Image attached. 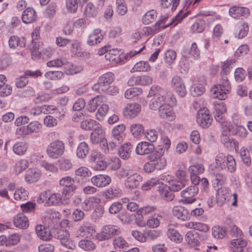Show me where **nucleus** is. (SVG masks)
<instances>
[{
    "mask_svg": "<svg viewBox=\"0 0 252 252\" xmlns=\"http://www.w3.org/2000/svg\"><path fill=\"white\" fill-rule=\"evenodd\" d=\"M235 62V59H227L221 63L220 84L212 86L210 91L213 94H227L230 93L231 88L227 75L229 73Z\"/></svg>",
    "mask_w": 252,
    "mask_h": 252,
    "instance_id": "obj_1",
    "label": "nucleus"
},
{
    "mask_svg": "<svg viewBox=\"0 0 252 252\" xmlns=\"http://www.w3.org/2000/svg\"><path fill=\"white\" fill-rule=\"evenodd\" d=\"M225 160H227V169L231 173L234 172L236 168L235 158L231 155L226 157L223 153H219L215 158L216 167L221 170L226 168Z\"/></svg>",
    "mask_w": 252,
    "mask_h": 252,
    "instance_id": "obj_2",
    "label": "nucleus"
},
{
    "mask_svg": "<svg viewBox=\"0 0 252 252\" xmlns=\"http://www.w3.org/2000/svg\"><path fill=\"white\" fill-rule=\"evenodd\" d=\"M225 160H227V169L231 173L234 172L236 168L235 158L231 155L226 157L223 153H219L215 158L216 167L221 170L226 168Z\"/></svg>",
    "mask_w": 252,
    "mask_h": 252,
    "instance_id": "obj_3",
    "label": "nucleus"
},
{
    "mask_svg": "<svg viewBox=\"0 0 252 252\" xmlns=\"http://www.w3.org/2000/svg\"><path fill=\"white\" fill-rule=\"evenodd\" d=\"M115 79L114 74L111 72H107L99 77L98 82L92 87V89L95 93H106L108 85L112 83Z\"/></svg>",
    "mask_w": 252,
    "mask_h": 252,
    "instance_id": "obj_4",
    "label": "nucleus"
},
{
    "mask_svg": "<svg viewBox=\"0 0 252 252\" xmlns=\"http://www.w3.org/2000/svg\"><path fill=\"white\" fill-rule=\"evenodd\" d=\"M65 151V145L60 140H56L51 142L47 147L46 153L52 159H57L63 155Z\"/></svg>",
    "mask_w": 252,
    "mask_h": 252,
    "instance_id": "obj_5",
    "label": "nucleus"
},
{
    "mask_svg": "<svg viewBox=\"0 0 252 252\" xmlns=\"http://www.w3.org/2000/svg\"><path fill=\"white\" fill-rule=\"evenodd\" d=\"M74 183V179L70 176L64 177L60 179L59 184L63 187L62 193L64 197L69 198L75 192L77 187Z\"/></svg>",
    "mask_w": 252,
    "mask_h": 252,
    "instance_id": "obj_6",
    "label": "nucleus"
},
{
    "mask_svg": "<svg viewBox=\"0 0 252 252\" xmlns=\"http://www.w3.org/2000/svg\"><path fill=\"white\" fill-rule=\"evenodd\" d=\"M196 121L200 126L208 128L212 124L213 118L208 109L205 107L200 108L196 115Z\"/></svg>",
    "mask_w": 252,
    "mask_h": 252,
    "instance_id": "obj_7",
    "label": "nucleus"
},
{
    "mask_svg": "<svg viewBox=\"0 0 252 252\" xmlns=\"http://www.w3.org/2000/svg\"><path fill=\"white\" fill-rule=\"evenodd\" d=\"M120 228L115 225H107L104 226L101 231L96 235L97 239L99 241L108 240L114 236L120 233Z\"/></svg>",
    "mask_w": 252,
    "mask_h": 252,
    "instance_id": "obj_8",
    "label": "nucleus"
},
{
    "mask_svg": "<svg viewBox=\"0 0 252 252\" xmlns=\"http://www.w3.org/2000/svg\"><path fill=\"white\" fill-rule=\"evenodd\" d=\"M198 188L196 186H190L182 191V199L180 202L183 204H189L194 202L196 199L194 196L198 193Z\"/></svg>",
    "mask_w": 252,
    "mask_h": 252,
    "instance_id": "obj_9",
    "label": "nucleus"
},
{
    "mask_svg": "<svg viewBox=\"0 0 252 252\" xmlns=\"http://www.w3.org/2000/svg\"><path fill=\"white\" fill-rule=\"evenodd\" d=\"M56 237L60 240L61 244L63 246L71 250L75 248V245L73 241L70 240V234L67 230H58L56 233Z\"/></svg>",
    "mask_w": 252,
    "mask_h": 252,
    "instance_id": "obj_10",
    "label": "nucleus"
},
{
    "mask_svg": "<svg viewBox=\"0 0 252 252\" xmlns=\"http://www.w3.org/2000/svg\"><path fill=\"white\" fill-rule=\"evenodd\" d=\"M141 110V106L136 103H128L123 110V115L127 119H132L137 117Z\"/></svg>",
    "mask_w": 252,
    "mask_h": 252,
    "instance_id": "obj_11",
    "label": "nucleus"
},
{
    "mask_svg": "<svg viewBox=\"0 0 252 252\" xmlns=\"http://www.w3.org/2000/svg\"><path fill=\"white\" fill-rule=\"evenodd\" d=\"M91 182L94 186L102 188L108 186L110 184L111 178L106 174H98L92 177Z\"/></svg>",
    "mask_w": 252,
    "mask_h": 252,
    "instance_id": "obj_12",
    "label": "nucleus"
},
{
    "mask_svg": "<svg viewBox=\"0 0 252 252\" xmlns=\"http://www.w3.org/2000/svg\"><path fill=\"white\" fill-rule=\"evenodd\" d=\"M142 181V176L139 173L134 172L126 179L125 186L126 189H133L137 188Z\"/></svg>",
    "mask_w": 252,
    "mask_h": 252,
    "instance_id": "obj_13",
    "label": "nucleus"
},
{
    "mask_svg": "<svg viewBox=\"0 0 252 252\" xmlns=\"http://www.w3.org/2000/svg\"><path fill=\"white\" fill-rule=\"evenodd\" d=\"M230 131L228 129H223V133L220 135L221 142L226 148L231 150L234 148L237 151L239 150V143L235 139H231L226 134L227 132Z\"/></svg>",
    "mask_w": 252,
    "mask_h": 252,
    "instance_id": "obj_14",
    "label": "nucleus"
},
{
    "mask_svg": "<svg viewBox=\"0 0 252 252\" xmlns=\"http://www.w3.org/2000/svg\"><path fill=\"white\" fill-rule=\"evenodd\" d=\"M166 165L165 158L162 157L154 163H146L144 166V170L147 173H151L155 169L161 170Z\"/></svg>",
    "mask_w": 252,
    "mask_h": 252,
    "instance_id": "obj_15",
    "label": "nucleus"
},
{
    "mask_svg": "<svg viewBox=\"0 0 252 252\" xmlns=\"http://www.w3.org/2000/svg\"><path fill=\"white\" fill-rule=\"evenodd\" d=\"M94 233V225L89 222H84L77 230L78 235L84 237H90Z\"/></svg>",
    "mask_w": 252,
    "mask_h": 252,
    "instance_id": "obj_16",
    "label": "nucleus"
},
{
    "mask_svg": "<svg viewBox=\"0 0 252 252\" xmlns=\"http://www.w3.org/2000/svg\"><path fill=\"white\" fill-rule=\"evenodd\" d=\"M229 197H230V193L229 189L227 188L219 189L216 193V203L219 206H222Z\"/></svg>",
    "mask_w": 252,
    "mask_h": 252,
    "instance_id": "obj_17",
    "label": "nucleus"
},
{
    "mask_svg": "<svg viewBox=\"0 0 252 252\" xmlns=\"http://www.w3.org/2000/svg\"><path fill=\"white\" fill-rule=\"evenodd\" d=\"M155 149L154 145L150 142H141L138 144L135 152L139 155H145L151 154Z\"/></svg>",
    "mask_w": 252,
    "mask_h": 252,
    "instance_id": "obj_18",
    "label": "nucleus"
},
{
    "mask_svg": "<svg viewBox=\"0 0 252 252\" xmlns=\"http://www.w3.org/2000/svg\"><path fill=\"white\" fill-rule=\"evenodd\" d=\"M229 14L233 18L238 19L241 17H248L250 12L247 8L234 6L229 9Z\"/></svg>",
    "mask_w": 252,
    "mask_h": 252,
    "instance_id": "obj_19",
    "label": "nucleus"
},
{
    "mask_svg": "<svg viewBox=\"0 0 252 252\" xmlns=\"http://www.w3.org/2000/svg\"><path fill=\"white\" fill-rule=\"evenodd\" d=\"M249 31V25L247 23L240 21L235 26L234 34L235 37L242 39L245 37Z\"/></svg>",
    "mask_w": 252,
    "mask_h": 252,
    "instance_id": "obj_20",
    "label": "nucleus"
},
{
    "mask_svg": "<svg viewBox=\"0 0 252 252\" xmlns=\"http://www.w3.org/2000/svg\"><path fill=\"white\" fill-rule=\"evenodd\" d=\"M173 215L182 220L189 219V211L187 208L181 206H174L172 209Z\"/></svg>",
    "mask_w": 252,
    "mask_h": 252,
    "instance_id": "obj_21",
    "label": "nucleus"
},
{
    "mask_svg": "<svg viewBox=\"0 0 252 252\" xmlns=\"http://www.w3.org/2000/svg\"><path fill=\"white\" fill-rule=\"evenodd\" d=\"M103 35L99 29H94L88 38L87 43L90 46L97 45L103 40Z\"/></svg>",
    "mask_w": 252,
    "mask_h": 252,
    "instance_id": "obj_22",
    "label": "nucleus"
},
{
    "mask_svg": "<svg viewBox=\"0 0 252 252\" xmlns=\"http://www.w3.org/2000/svg\"><path fill=\"white\" fill-rule=\"evenodd\" d=\"M214 98L216 99L213 103L215 113H225L227 109L222 100L226 98V95H216Z\"/></svg>",
    "mask_w": 252,
    "mask_h": 252,
    "instance_id": "obj_23",
    "label": "nucleus"
},
{
    "mask_svg": "<svg viewBox=\"0 0 252 252\" xmlns=\"http://www.w3.org/2000/svg\"><path fill=\"white\" fill-rule=\"evenodd\" d=\"M247 245V241L240 238L232 240L229 247L233 252H243Z\"/></svg>",
    "mask_w": 252,
    "mask_h": 252,
    "instance_id": "obj_24",
    "label": "nucleus"
},
{
    "mask_svg": "<svg viewBox=\"0 0 252 252\" xmlns=\"http://www.w3.org/2000/svg\"><path fill=\"white\" fill-rule=\"evenodd\" d=\"M26 46V40L23 37L16 35H12L8 40V46L11 49H16L23 48Z\"/></svg>",
    "mask_w": 252,
    "mask_h": 252,
    "instance_id": "obj_25",
    "label": "nucleus"
},
{
    "mask_svg": "<svg viewBox=\"0 0 252 252\" xmlns=\"http://www.w3.org/2000/svg\"><path fill=\"white\" fill-rule=\"evenodd\" d=\"M158 114L160 118L168 121H172L174 117L172 107L166 103L163 104L160 107L158 110Z\"/></svg>",
    "mask_w": 252,
    "mask_h": 252,
    "instance_id": "obj_26",
    "label": "nucleus"
},
{
    "mask_svg": "<svg viewBox=\"0 0 252 252\" xmlns=\"http://www.w3.org/2000/svg\"><path fill=\"white\" fill-rule=\"evenodd\" d=\"M91 141L94 144L102 143L106 141L104 138V131L102 129L101 125L99 128L94 129L91 134Z\"/></svg>",
    "mask_w": 252,
    "mask_h": 252,
    "instance_id": "obj_27",
    "label": "nucleus"
},
{
    "mask_svg": "<svg viewBox=\"0 0 252 252\" xmlns=\"http://www.w3.org/2000/svg\"><path fill=\"white\" fill-rule=\"evenodd\" d=\"M158 191L163 199L171 201L173 200L175 197L174 194L170 190L169 187L165 184H161L158 187Z\"/></svg>",
    "mask_w": 252,
    "mask_h": 252,
    "instance_id": "obj_28",
    "label": "nucleus"
},
{
    "mask_svg": "<svg viewBox=\"0 0 252 252\" xmlns=\"http://www.w3.org/2000/svg\"><path fill=\"white\" fill-rule=\"evenodd\" d=\"M15 226L20 229H26L29 225L27 217L23 213L16 215L13 219Z\"/></svg>",
    "mask_w": 252,
    "mask_h": 252,
    "instance_id": "obj_29",
    "label": "nucleus"
},
{
    "mask_svg": "<svg viewBox=\"0 0 252 252\" xmlns=\"http://www.w3.org/2000/svg\"><path fill=\"white\" fill-rule=\"evenodd\" d=\"M35 231L38 237L42 240L49 241L52 237L49 228L44 225H37L35 227Z\"/></svg>",
    "mask_w": 252,
    "mask_h": 252,
    "instance_id": "obj_30",
    "label": "nucleus"
},
{
    "mask_svg": "<svg viewBox=\"0 0 252 252\" xmlns=\"http://www.w3.org/2000/svg\"><path fill=\"white\" fill-rule=\"evenodd\" d=\"M171 86L176 92L181 94H185L186 90L184 82L179 76L174 77L171 81Z\"/></svg>",
    "mask_w": 252,
    "mask_h": 252,
    "instance_id": "obj_31",
    "label": "nucleus"
},
{
    "mask_svg": "<svg viewBox=\"0 0 252 252\" xmlns=\"http://www.w3.org/2000/svg\"><path fill=\"white\" fill-rule=\"evenodd\" d=\"M100 202L98 198L91 197L85 199L81 204L82 208L86 211L94 209Z\"/></svg>",
    "mask_w": 252,
    "mask_h": 252,
    "instance_id": "obj_32",
    "label": "nucleus"
},
{
    "mask_svg": "<svg viewBox=\"0 0 252 252\" xmlns=\"http://www.w3.org/2000/svg\"><path fill=\"white\" fill-rule=\"evenodd\" d=\"M185 240L191 247H196L200 245L198 232L193 231H188L186 234Z\"/></svg>",
    "mask_w": 252,
    "mask_h": 252,
    "instance_id": "obj_33",
    "label": "nucleus"
},
{
    "mask_svg": "<svg viewBox=\"0 0 252 252\" xmlns=\"http://www.w3.org/2000/svg\"><path fill=\"white\" fill-rule=\"evenodd\" d=\"M54 49L50 47H47L43 49H38L37 51L32 52V55H35L37 58L48 59L50 58L54 53Z\"/></svg>",
    "mask_w": 252,
    "mask_h": 252,
    "instance_id": "obj_34",
    "label": "nucleus"
},
{
    "mask_svg": "<svg viewBox=\"0 0 252 252\" xmlns=\"http://www.w3.org/2000/svg\"><path fill=\"white\" fill-rule=\"evenodd\" d=\"M36 19V15L33 9L29 7L23 12L22 20L24 23H32L35 21Z\"/></svg>",
    "mask_w": 252,
    "mask_h": 252,
    "instance_id": "obj_35",
    "label": "nucleus"
},
{
    "mask_svg": "<svg viewBox=\"0 0 252 252\" xmlns=\"http://www.w3.org/2000/svg\"><path fill=\"white\" fill-rule=\"evenodd\" d=\"M40 178V173L35 169H29L25 176V180L30 184L37 182Z\"/></svg>",
    "mask_w": 252,
    "mask_h": 252,
    "instance_id": "obj_36",
    "label": "nucleus"
},
{
    "mask_svg": "<svg viewBox=\"0 0 252 252\" xmlns=\"http://www.w3.org/2000/svg\"><path fill=\"white\" fill-rule=\"evenodd\" d=\"M132 150V145L130 143H126L119 150V155L124 159H128L131 155Z\"/></svg>",
    "mask_w": 252,
    "mask_h": 252,
    "instance_id": "obj_37",
    "label": "nucleus"
},
{
    "mask_svg": "<svg viewBox=\"0 0 252 252\" xmlns=\"http://www.w3.org/2000/svg\"><path fill=\"white\" fill-rule=\"evenodd\" d=\"M164 151V148L161 146H159L148 156V159L149 161L147 163H153L156 161V160L163 157Z\"/></svg>",
    "mask_w": 252,
    "mask_h": 252,
    "instance_id": "obj_38",
    "label": "nucleus"
},
{
    "mask_svg": "<svg viewBox=\"0 0 252 252\" xmlns=\"http://www.w3.org/2000/svg\"><path fill=\"white\" fill-rule=\"evenodd\" d=\"M125 129L126 126L124 124L119 125L115 126L112 130V138H115L119 142H122L123 141V132Z\"/></svg>",
    "mask_w": 252,
    "mask_h": 252,
    "instance_id": "obj_39",
    "label": "nucleus"
},
{
    "mask_svg": "<svg viewBox=\"0 0 252 252\" xmlns=\"http://www.w3.org/2000/svg\"><path fill=\"white\" fill-rule=\"evenodd\" d=\"M164 99L165 97L164 95H155L150 101V108L154 110H159L160 107L165 103Z\"/></svg>",
    "mask_w": 252,
    "mask_h": 252,
    "instance_id": "obj_40",
    "label": "nucleus"
},
{
    "mask_svg": "<svg viewBox=\"0 0 252 252\" xmlns=\"http://www.w3.org/2000/svg\"><path fill=\"white\" fill-rule=\"evenodd\" d=\"M89 151V147L85 142H81L76 149V156L79 158H85Z\"/></svg>",
    "mask_w": 252,
    "mask_h": 252,
    "instance_id": "obj_41",
    "label": "nucleus"
},
{
    "mask_svg": "<svg viewBox=\"0 0 252 252\" xmlns=\"http://www.w3.org/2000/svg\"><path fill=\"white\" fill-rule=\"evenodd\" d=\"M180 0H161V6L163 9H168V12L174 11L178 6Z\"/></svg>",
    "mask_w": 252,
    "mask_h": 252,
    "instance_id": "obj_42",
    "label": "nucleus"
},
{
    "mask_svg": "<svg viewBox=\"0 0 252 252\" xmlns=\"http://www.w3.org/2000/svg\"><path fill=\"white\" fill-rule=\"evenodd\" d=\"M100 124L96 121L90 119L86 120L82 122L81 127L85 130H94L97 128H99Z\"/></svg>",
    "mask_w": 252,
    "mask_h": 252,
    "instance_id": "obj_43",
    "label": "nucleus"
},
{
    "mask_svg": "<svg viewBox=\"0 0 252 252\" xmlns=\"http://www.w3.org/2000/svg\"><path fill=\"white\" fill-rule=\"evenodd\" d=\"M62 202V197L60 193H53L51 194L48 191V196L47 201L46 202V206H56Z\"/></svg>",
    "mask_w": 252,
    "mask_h": 252,
    "instance_id": "obj_44",
    "label": "nucleus"
},
{
    "mask_svg": "<svg viewBox=\"0 0 252 252\" xmlns=\"http://www.w3.org/2000/svg\"><path fill=\"white\" fill-rule=\"evenodd\" d=\"M122 190L116 186H112L105 192L104 196L106 199H112L121 195Z\"/></svg>",
    "mask_w": 252,
    "mask_h": 252,
    "instance_id": "obj_45",
    "label": "nucleus"
},
{
    "mask_svg": "<svg viewBox=\"0 0 252 252\" xmlns=\"http://www.w3.org/2000/svg\"><path fill=\"white\" fill-rule=\"evenodd\" d=\"M64 72L67 75H72L80 72L82 70L83 68L81 66H77L71 63H65L64 65Z\"/></svg>",
    "mask_w": 252,
    "mask_h": 252,
    "instance_id": "obj_46",
    "label": "nucleus"
},
{
    "mask_svg": "<svg viewBox=\"0 0 252 252\" xmlns=\"http://www.w3.org/2000/svg\"><path fill=\"white\" fill-rule=\"evenodd\" d=\"M213 236L218 239H221L226 235V229L219 225L214 226L212 228Z\"/></svg>",
    "mask_w": 252,
    "mask_h": 252,
    "instance_id": "obj_47",
    "label": "nucleus"
},
{
    "mask_svg": "<svg viewBox=\"0 0 252 252\" xmlns=\"http://www.w3.org/2000/svg\"><path fill=\"white\" fill-rule=\"evenodd\" d=\"M224 114V113H215V119L216 121L220 123L222 129H226V130L228 129V131H230L231 128L229 127V123L226 120Z\"/></svg>",
    "mask_w": 252,
    "mask_h": 252,
    "instance_id": "obj_48",
    "label": "nucleus"
},
{
    "mask_svg": "<svg viewBox=\"0 0 252 252\" xmlns=\"http://www.w3.org/2000/svg\"><path fill=\"white\" fill-rule=\"evenodd\" d=\"M186 183H184V181L173 179L168 181V185L167 186L171 191H178L184 187Z\"/></svg>",
    "mask_w": 252,
    "mask_h": 252,
    "instance_id": "obj_49",
    "label": "nucleus"
},
{
    "mask_svg": "<svg viewBox=\"0 0 252 252\" xmlns=\"http://www.w3.org/2000/svg\"><path fill=\"white\" fill-rule=\"evenodd\" d=\"M158 16L156 10L152 9L147 12L142 18V22L144 24L148 25L153 22Z\"/></svg>",
    "mask_w": 252,
    "mask_h": 252,
    "instance_id": "obj_50",
    "label": "nucleus"
},
{
    "mask_svg": "<svg viewBox=\"0 0 252 252\" xmlns=\"http://www.w3.org/2000/svg\"><path fill=\"white\" fill-rule=\"evenodd\" d=\"M151 66L147 62L140 61L136 63L131 70V72H146L150 70Z\"/></svg>",
    "mask_w": 252,
    "mask_h": 252,
    "instance_id": "obj_51",
    "label": "nucleus"
},
{
    "mask_svg": "<svg viewBox=\"0 0 252 252\" xmlns=\"http://www.w3.org/2000/svg\"><path fill=\"white\" fill-rule=\"evenodd\" d=\"M28 145L25 142H17L13 146V151L16 155H24L28 149Z\"/></svg>",
    "mask_w": 252,
    "mask_h": 252,
    "instance_id": "obj_52",
    "label": "nucleus"
},
{
    "mask_svg": "<svg viewBox=\"0 0 252 252\" xmlns=\"http://www.w3.org/2000/svg\"><path fill=\"white\" fill-rule=\"evenodd\" d=\"M76 179L81 178L84 179L90 177L92 172L87 167L82 166L77 169L75 171Z\"/></svg>",
    "mask_w": 252,
    "mask_h": 252,
    "instance_id": "obj_53",
    "label": "nucleus"
},
{
    "mask_svg": "<svg viewBox=\"0 0 252 252\" xmlns=\"http://www.w3.org/2000/svg\"><path fill=\"white\" fill-rule=\"evenodd\" d=\"M100 95H96L95 97L91 99L87 106V110L90 112H94L97 106L100 105L101 103ZM102 96V95H101Z\"/></svg>",
    "mask_w": 252,
    "mask_h": 252,
    "instance_id": "obj_54",
    "label": "nucleus"
},
{
    "mask_svg": "<svg viewBox=\"0 0 252 252\" xmlns=\"http://www.w3.org/2000/svg\"><path fill=\"white\" fill-rule=\"evenodd\" d=\"M240 156L241 159L247 166H249L251 164V157L250 152L248 149L245 147H243L240 150Z\"/></svg>",
    "mask_w": 252,
    "mask_h": 252,
    "instance_id": "obj_55",
    "label": "nucleus"
},
{
    "mask_svg": "<svg viewBox=\"0 0 252 252\" xmlns=\"http://www.w3.org/2000/svg\"><path fill=\"white\" fill-rule=\"evenodd\" d=\"M228 234L232 237L240 238L243 236L241 229L235 224H230L228 227Z\"/></svg>",
    "mask_w": 252,
    "mask_h": 252,
    "instance_id": "obj_56",
    "label": "nucleus"
},
{
    "mask_svg": "<svg viewBox=\"0 0 252 252\" xmlns=\"http://www.w3.org/2000/svg\"><path fill=\"white\" fill-rule=\"evenodd\" d=\"M167 235L168 237L171 241L176 243H180L182 240V237L181 234L177 230L174 228H169L167 232Z\"/></svg>",
    "mask_w": 252,
    "mask_h": 252,
    "instance_id": "obj_57",
    "label": "nucleus"
},
{
    "mask_svg": "<svg viewBox=\"0 0 252 252\" xmlns=\"http://www.w3.org/2000/svg\"><path fill=\"white\" fill-rule=\"evenodd\" d=\"M122 142H119L115 138H112L111 141L109 143H107V140L102 143V149L105 153H108L109 151L114 150L117 146L119 145Z\"/></svg>",
    "mask_w": 252,
    "mask_h": 252,
    "instance_id": "obj_58",
    "label": "nucleus"
},
{
    "mask_svg": "<svg viewBox=\"0 0 252 252\" xmlns=\"http://www.w3.org/2000/svg\"><path fill=\"white\" fill-rule=\"evenodd\" d=\"M233 135H236L241 138H245L247 135V131L246 129L243 126L235 125L231 129Z\"/></svg>",
    "mask_w": 252,
    "mask_h": 252,
    "instance_id": "obj_59",
    "label": "nucleus"
},
{
    "mask_svg": "<svg viewBox=\"0 0 252 252\" xmlns=\"http://www.w3.org/2000/svg\"><path fill=\"white\" fill-rule=\"evenodd\" d=\"M79 246L82 249L91 251L95 249V245L93 241L89 240H82L79 242Z\"/></svg>",
    "mask_w": 252,
    "mask_h": 252,
    "instance_id": "obj_60",
    "label": "nucleus"
},
{
    "mask_svg": "<svg viewBox=\"0 0 252 252\" xmlns=\"http://www.w3.org/2000/svg\"><path fill=\"white\" fill-rule=\"evenodd\" d=\"M59 213L56 212H51L49 216L45 219V221H47L48 227H54L55 223L57 222L58 220L59 219L58 215Z\"/></svg>",
    "mask_w": 252,
    "mask_h": 252,
    "instance_id": "obj_61",
    "label": "nucleus"
},
{
    "mask_svg": "<svg viewBox=\"0 0 252 252\" xmlns=\"http://www.w3.org/2000/svg\"><path fill=\"white\" fill-rule=\"evenodd\" d=\"M144 131L143 126L140 124H133L130 126V131L135 137L139 136Z\"/></svg>",
    "mask_w": 252,
    "mask_h": 252,
    "instance_id": "obj_62",
    "label": "nucleus"
},
{
    "mask_svg": "<svg viewBox=\"0 0 252 252\" xmlns=\"http://www.w3.org/2000/svg\"><path fill=\"white\" fill-rule=\"evenodd\" d=\"M109 110L108 105L106 104H103L98 109L96 114V118L99 121L103 120L104 117L106 115Z\"/></svg>",
    "mask_w": 252,
    "mask_h": 252,
    "instance_id": "obj_63",
    "label": "nucleus"
},
{
    "mask_svg": "<svg viewBox=\"0 0 252 252\" xmlns=\"http://www.w3.org/2000/svg\"><path fill=\"white\" fill-rule=\"evenodd\" d=\"M60 169L63 171H67L72 167L70 160L68 159L61 158L58 160Z\"/></svg>",
    "mask_w": 252,
    "mask_h": 252,
    "instance_id": "obj_64",
    "label": "nucleus"
}]
</instances>
